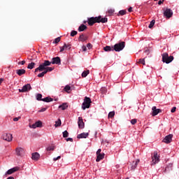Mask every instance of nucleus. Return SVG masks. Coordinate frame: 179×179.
<instances>
[{"mask_svg":"<svg viewBox=\"0 0 179 179\" xmlns=\"http://www.w3.org/2000/svg\"><path fill=\"white\" fill-rule=\"evenodd\" d=\"M16 73L18 75V76H22V75H24V73H26V70L24 69H17L16 70Z\"/></svg>","mask_w":179,"mask_h":179,"instance_id":"4be33fe9","label":"nucleus"},{"mask_svg":"<svg viewBox=\"0 0 179 179\" xmlns=\"http://www.w3.org/2000/svg\"><path fill=\"white\" fill-rule=\"evenodd\" d=\"M100 154H101V149H99L97 151H96V156L98 155H100Z\"/></svg>","mask_w":179,"mask_h":179,"instance_id":"864d4df0","label":"nucleus"},{"mask_svg":"<svg viewBox=\"0 0 179 179\" xmlns=\"http://www.w3.org/2000/svg\"><path fill=\"white\" fill-rule=\"evenodd\" d=\"M96 156V162H100V160H103V159H104V153L98 154Z\"/></svg>","mask_w":179,"mask_h":179,"instance_id":"393cba45","label":"nucleus"},{"mask_svg":"<svg viewBox=\"0 0 179 179\" xmlns=\"http://www.w3.org/2000/svg\"><path fill=\"white\" fill-rule=\"evenodd\" d=\"M171 141H173V134H169L163 139L164 143H171Z\"/></svg>","mask_w":179,"mask_h":179,"instance_id":"ddd939ff","label":"nucleus"},{"mask_svg":"<svg viewBox=\"0 0 179 179\" xmlns=\"http://www.w3.org/2000/svg\"><path fill=\"white\" fill-rule=\"evenodd\" d=\"M46 150H48V152H50V150H54V146H49L46 148Z\"/></svg>","mask_w":179,"mask_h":179,"instance_id":"37998d69","label":"nucleus"},{"mask_svg":"<svg viewBox=\"0 0 179 179\" xmlns=\"http://www.w3.org/2000/svg\"><path fill=\"white\" fill-rule=\"evenodd\" d=\"M36 97V100H38V101H43V99H42L43 94H37Z\"/></svg>","mask_w":179,"mask_h":179,"instance_id":"c85d7f7f","label":"nucleus"},{"mask_svg":"<svg viewBox=\"0 0 179 179\" xmlns=\"http://www.w3.org/2000/svg\"><path fill=\"white\" fill-rule=\"evenodd\" d=\"M78 40L81 41L82 43L86 41L87 40V36H85L84 34L80 35Z\"/></svg>","mask_w":179,"mask_h":179,"instance_id":"b1692460","label":"nucleus"},{"mask_svg":"<svg viewBox=\"0 0 179 179\" xmlns=\"http://www.w3.org/2000/svg\"><path fill=\"white\" fill-rule=\"evenodd\" d=\"M119 15H120L121 16H124V15H127V10H120Z\"/></svg>","mask_w":179,"mask_h":179,"instance_id":"f704fd0d","label":"nucleus"},{"mask_svg":"<svg viewBox=\"0 0 179 179\" xmlns=\"http://www.w3.org/2000/svg\"><path fill=\"white\" fill-rule=\"evenodd\" d=\"M31 90V85L30 84H27L22 87V89H19L20 93H26V92H29Z\"/></svg>","mask_w":179,"mask_h":179,"instance_id":"423d86ee","label":"nucleus"},{"mask_svg":"<svg viewBox=\"0 0 179 179\" xmlns=\"http://www.w3.org/2000/svg\"><path fill=\"white\" fill-rule=\"evenodd\" d=\"M163 2H164V0H159V1H158V5H162V3H163Z\"/></svg>","mask_w":179,"mask_h":179,"instance_id":"6e6d98bb","label":"nucleus"},{"mask_svg":"<svg viewBox=\"0 0 179 179\" xmlns=\"http://www.w3.org/2000/svg\"><path fill=\"white\" fill-rule=\"evenodd\" d=\"M2 138L4 141H7V142H11L12 139H13L12 134L8 133L3 134Z\"/></svg>","mask_w":179,"mask_h":179,"instance_id":"0eeeda50","label":"nucleus"},{"mask_svg":"<svg viewBox=\"0 0 179 179\" xmlns=\"http://www.w3.org/2000/svg\"><path fill=\"white\" fill-rule=\"evenodd\" d=\"M44 75H45V74H44L43 72L40 73L38 75V78H43V77L44 76Z\"/></svg>","mask_w":179,"mask_h":179,"instance_id":"8fccbe9b","label":"nucleus"},{"mask_svg":"<svg viewBox=\"0 0 179 179\" xmlns=\"http://www.w3.org/2000/svg\"><path fill=\"white\" fill-rule=\"evenodd\" d=\"M24 64H26V61L24 60L18 62V65H24Z\"/></svg>","mask_w":179,"mask_h":179,"instance_id":"09e8293b","label":"nucleus"},{"mask_svg":"<svg viewBox=\"0 0 179 179\" xmlns=\"http://www.w3.org/2000/svg\"><path fill=\"white\" fill-rule=\"evenodd\" d=\"M76 34H78V31H71V37H75V36H76Z\"/></svg>","mask_w":179,"mask_h":179,"instance_id":"58836bf2","label":"nucleus"},{"mask_svg":"<svg viewBox=\"0 0 179 179\" xmlns=\"http://www.w3.org/2000/svg\"><path fill=\"white\" fill-rule=\"evenodd\" d=\"M101 92L104 94V93H107V88L106 87H101Z\"/></svg>","mask_w":179,"mask_h":179,"instance_id":"ea45409f","label":"nucleus"},{"mask_svg":"<svg viewBox=\"0 0 179 179\" xmlns=\"http://www.w3.org/2000/svg\"><path fill=\"white\" fill-rule=\"evenodd\" d=\"M176 110H177V108L176 106L173 107L171 110V113H176Z\"/></svg>","mask_w":179,"mask_h":179,"instance_id":"de8ad7c7","label":"nucleus"},{"mask_svg":"<svg viewBox=\"0 0 179 179\" xmlns=\"http://www.w3.org/2000/svg\"><path fill=\"white\" fill-rule=\"evenodd\" d=\"M46 69L48 70V72H52V71H54V68L52 67L46 66Z\"/></svg>","mask_w":179,"mask_h":179,"instance_id":"79ce46f5","label":"nucleus"},{"mask_svg":"<svg viewBox=\"0 0 179 179\" xmlns=\"http://www.w3.org/2000/svg\"><path fill=\"white\" fill-rule=\"evenodd\" d=\"M137 121L138 120L136 119H133V120H131V124L132 125H135V124H136Z\"/></svg>","mask_w":179,"mask_h":179,"instance_id":"c03bdc74","label":"nucleus"},{"mask_svg":"<svg viewBox=\"0 0 179 179\" xmlns=\"http://www.w3.org/2000/svg\"><path fill=\"white\" fill-rule=\"evenodd\" d=\"M155 23H156V20H152L150 22V24H149V26H148L149 29H152V28L155 26Z\"/></svg>","mask_w":179,"mask_h":179,"instance_id":"2f4dec72","label":"nucleus"},{"mask_svg":"<svg viewBox=\"0 0 179 179\" xmlns=\"http://www.w3.org/2000/svg\"><path fill=\"white\" fill-rule=\"evenodd\" d=\"M59 41H61V37H57L55 39V41L53 43H55V44H58Z\"/></svg>","mask_w":179,"mask_h":179,"instance_id":"4c0bfd02","label":"nucleus"},{"mask_svg":"<svg viewBox=\"0 0 179 179\" xmlns=\"http://www.w3.org/2000/svg\"><path fill=\"white\" fill-rule=\"evenodd\" d=\"M50 65H51V62L45 60L43 63L41 64L39 66L35 69V73L37 72H43L44 75H45L48 72L47 66H50Z\"/></svg>","mask_w":179,"mask_h":179,"instance_id":"f257e3e1","label":"nucleus"},{"mask_svg":"<svg viewBox=\"0 0 179 179\" xmlns=\"http://www.w3.org/2000/svg\"><path fill=\"white\" fill-rule=\"evenodd\" d=\"M16 171H19V167L16 166L13 169H9L6 174L10 176V174H13V173H16Z\"/></svg>","mask_w":179,"mask_h":179,"instance_id":"2eb2a0df","label":"nucleus"},{"mask_svg":"<svg viewBox=\"0 0 179 179\" xmlns=\"http://www.w3.org/2000/svg\"><path fill=\"white\" fill-rule=\"evenodd\" d=\"M78 125L80 129L85 128V122H83V118L82 117H78Z\"/></svg>","mask_w":179,"mask_h":179,"instance_id":"f8f14e48","label":"nucleus"},{"mask_svg":"<svg viewBox=\"0 0 179 179\" xmlns=\"http://www.w3.org/2000/svg\"><path fill=\"white\" fill-rule=\"evenodd\" d=\"M162 62H164L165 64H170V62H173V60L174 59L173 56H169V53L164 52L162 54Z\"/></svg>","mask_w":179,"mask_h":179,"instance_id":"7ed1b4c3","label":"nucleus"},{"mask_svg":"<svg viewBox=\"0 0 179 179\" xmlns=\"http://www.w3.org/2000/svg\"><path fill=\"white\" fill-rule=\"evenodd\" d=\"M90 71L89 70H87V71H84L83 73H82V77L83 78H86V76H87V74L90 73Z\"/></svg>","mask_w":179,"mask_h":179,"instance_id":"473e14b6","label":"nucleus"},{"mask_svg":"<svg viewBox=\"0 0 179 179\" xmlns=\"http://www.w3.org/2000/svg\"><path fill=\"white\" fill-rule=\"evenodd\" d=\"M35 66H36V63L31 62L28 64L27 68H28V69H33V68H34Z\"/></svg>","mask_w":179,"mask_h":179,"instance_id":"7c9ffc66","label":"nucleus"},{"mask_svg":"<svg viewBox=\"0 0 179 179\" xmlns=\"http://www.w3.org/2000/svg\"><path fill=\"white\" fill-rule=\"evenodd\" d=\"M89 136V133H81L77 136L78 139H82L87 138Z\"/></svg>","mask_w":179,"mask_h":179,"instance_id":"a211bd4d","label":"nucleus"},{"mask_svg":"<svg viewBox=\"0 0 179 179\" xmlns=\"http://www.w3.org/2000/svg\"><path fill=\"white\" fill-rule=\"evenodd\" d=\"M154 1H157V0H154Z\"/></svg>","mask_w":179,"mask_h":179,"instance_id":"e2e57ef3","label":"nucleus"},{"mask_svg":"<svg viewBox=\"0 0 179 179\" xmlns=\"http://www.w3.org/2000/svg\"><path fill=\"white\" fill-rule=\"evenodd\" d=\"M2 82H3V78H0V85L2 84Z\"/></svg>","mask_w":179,"mask_h":179,"instance_id":"052dcab7","label":"nucleus"},{"mask_svg":"<svg viewBox=\"0 0 179 179\" xmlns=\"http://www.w3.org/2000/svg\"><path fill=\"white\" fill-rule=\"evenodd\" d=\"M17 156H23L24 155V149L22 148H18L16 149Z\"/></svg>","mask_w":179,"mask_h":179,"instance_id":"dca6fc26","label":"nucleus"},{"mask_svg":"<svg viewBox=\"0 0 179 179\" xmlns=\"http://www.w3.org/2000/svg\"><path fill=\"white\" fill-rule=\"evenodd\" d=\"M96 19H98L97 23H107V22H108L107 17H102L101 15L96 17Z\"/></svg>","mask_w":179,"mask_h":179,"instance_id":"4468645a","label":"nucleus"},{"mask_svg":"<svg viewBox=\"0 0 179 179\" xmlns=\"http://www.w3.org/2000/svg\"><path fill=\"white\" fill-rule=\"evenodd\" d=\"M87 48H89V50H90V48H92V45H91V43H87Z\"/></svg>","mask_w":179,"mask_h":179,"instance_id":"5fc2aeb1","label":"nucleus"},{"mask_svg":"<svg viewBox=\"0 0 179 179\" xmlns=\"http://www.w3.org/2000/svg\"><path fill=\"white\" fill-rule=\"evenodd\" d=\"M68 136H69V133L66 130L63 132V138H68Z\"/></svg>","mask_w":179,"mask_h":179,"instance_id":"e433bc0d","label":"nucleus"},{"mask_svg":"<svg viewBox=\"0 0 179 179\" xmlns=\"http://www.w3.org/2000/svg\"><path fill=\"white\" fill-rule=\"evenodd\" d=\"M42 101H45V103H50V101H54V99L50 96H47L45 99H43Z\"/></svg>","mask_w":179,"mask_h":179,"instance_id":"a878e982","label":"nucleus"},{"mask_svg":"<svg viewBox=\"0 0 179 179\" xmlns=\"http://www.w3.org/2000/svg\"><path fill=\"white\" fill-rule=\"evenodd\" d=\"M128 12H132V7L129 8Z\"/></svg>","mask_w":179,"mask_h":179,"instance_id":"bf43d9fd","label":"nucleus"},{"mask_svg":"<svg viewBox=\"0 0 179 179\" xmlns=\"http://www.w3.org/2000/svg\"><path fill=\"white\" fill-rule=\"evenodd\" d=\"M139 162V159H137L136 162L134 161L130 166L131 170H135L136 167H138Z\"/></svg>","mask_w":179,"mask_h":179,"instance_id":"6ab92c4d","label":"nucleus"},{"mask_svg":"<svg viewBox=\"0 0 179 179\" xmlns=\"http://www.w3.org/2000/svg\"><path fill=\"white\" fill-rule=\"evenodd\" d=\"M66 50H69V47H66Z\"/></svg>","mask_w":179,"mask_h":179,"instance_id":"680f3d73","label":"nucleus"},{"mask_svg":"<svg viewBox=\"0 0 179 179\" xmlns=\"http://www.w3.org/2000/svg\"><path fill=\"white\" fill-rule=\"evenodd\" d=\"M152 117H155V115H157L159 113H162V110L160 109H157L156 106H153L152 108Z\"/></svg>","mask_w":179,"mask_h":179,"instance_id":"f3484780","label":"nucleus"},{"mask_svg":"<svg viewBox=\"0 0 179 179\" xmlns=\"http://www.w3.org/2000/svg\"><path fill=\"white\" fill-rule=\"evenodd\" d=\"M43 127L42 121H37L36 123L29 126V128H32L33 129H36V128H41Z\"/></svg>","mask_w":179,"mask_h":179,"instance_id":"1a4fd4ad","label":"nucleus"},{"mask_svg":"<svg viewBox=\"0 0 179 179\" xmlns=\"http://www.w3.org/2000/svg\"><path fill=\"white\" fill-rule=\"evenodd\" d=\"M66 142H73V138H68L66 139Z\"/></svg>","mask_w":179,"mask_h":179,"instance_id":"3c124183","label":"nucleus"},{"mask_svg":"<svg viewBox=\"0 0 179 179\" xmlns=\"http://www.w3.org/2000/svg\"><path fill=\"white\" fill-rule=\"evenodd\" d=\"M59 108H61V110H66L68 108V103H64L63 104L59 106Z\"/></svg>","mask_w":179,"mask_h":179,"instance_id":"bb28decb","label":"nucleus"},{"mask_svg":"<svg viewBox=\"0 0 179 179\" xmlns=\"http://www.w3.org/2000/svg\"><path fill=\"white\" fill-rule=\"evenodd\" d=\"M103 50L106 52H110V51H114V46H106L103 48Z\"/></svg>","mask_w":179,"mask_h":179,"instance_id":"5701e85b","label":"nucleus"},{"mask_svg":"<svg viewBox=\"0 0 179 179\" xmlns=\"http://www.w3.org/2000/svg\"><path fill=\"white\" fill-rule=\"evenodd\" d=\"M55 127L56 128L58 127H61V119H59L57 121H56Z\"/></svg>","mask_w":179,"mask_h":179,"instance_id":"72a5a7b5","label":"nucleus"},{"mask_svg":"<svg viewBox=\"0 0 179 179\" xmlns=\"http://www.w3.org/2000/svg\"><path fill=\"white\" fill-rule=\"evenodd\" d=\"M51 64H56V65H61V58L59 57H53L52 59Z\"/></svg>","mask_w":179,"mask_h":179,"instance_id":"9b49d317","label":"nucleus"},{"mask_svg":"<svg viewBox=\"0 0 179 179\" xmlns=\"http://www.w3.org/2000/svg\"><path fill=\"white\" fill-rule=\"evenodd\" d=\"M97 22H99L97 17H92L88 18L89 26H93V24H94V23H97Z\"/></svg>","mask_w":179,"mask_h":179,"instance_id":"9d476101","label":"nucleus"},{"mask_svg":"<svg viewBox=\"0 0 179 179\" xmlns=\"http://www.w3.org/2000/svg\"><path fill=\"white\" fill-rule=\"evenodd\" d=\"M151 166H156L160 162V155H158L157 151H155L151 156Z\"/></svg>","mask_w":179,"mask_h":179,"instance_id":"f03ea898","label":"nucleus"},{"mask_svg":"<svg viewBox=\"0 0 179 179\" xmlns=\"http://www.w3.org/2000/svg\"><path fill=\"white\" fill-rule=\"evenodd\" d=\"M90 104H92V99L90 97L85 96L84 101L82 104L83 110H86V108H90Z\"/></svg>","mask_w":179,"mask_h":179,"instance_id":"39448f33","label":"nucleus"},{"mask_svg":"<svg viewBox=\"0 0 179 179\" xmlns=\"http://www.w3.org/2000/svg\"><path fill=\"white\" fill-rule=\"evenodd\" d=\"M18 120H20V117H15V118L13 119V121L16 122V121H17Z\"/></svg>","mask_w":179,"mask_h":179,"instance_id":"13d9d810","label":"nucleus"},{"mask_svg":"<svg viewBox=\"0 0 179 179\" xmlns=\"http://www.w3.org/2000/svg\"><path fill=\"white\" fill-rule=\"evenodd\" d=\"M138 64H141L142 65H145V59H139Z\"/></svg>","mask_w":179,"mask_h":179,"instance_id":"a19ab883","label":"nucleus"},{"mask_svg":"<svg viewBox=\"0 0 179 179\" xmlns=\"http://www.w3.org/2000/svg\"><path fill=\"white\" fill-rule=\"evenodd\" d=\"M82 50H83V51H86L87 50V48H86V46L83 45L82 47Z\"/></svg>","mask_w":179,"mask_h":179,"instance_id":"4d7b16f0","label":"nucleus"},{"mask_svg":"<svg viewBox=\"0 0 179 179\" xmlns=\"http://www.w3.org/2000/svg\"><path fill=\"white\" fill-rule=\"evenodd\" d=\"M115 10L113 9H110L108 10V13H109V15H113V13H114Z\"/></svg>","mask_w":179,"mask_h":179,"instance_id":"49530a36","label":"nucleus"},{"mask_svg":"<svg viewBox=\"0 0 179 179\" xmlns=\"http://www.w3.org/2000/svg\"><path fill=\"white\" fill-rule=\"evenodd\" d=\"M64 90L66 93H71V86L66 85Z\"/></svg>","mask_w":179,"mask_h":179,"instance_id":"c756f323","label":"nucleus"},{"mask_svg":"<svg viewBox=\"0 0 179 179\" xmlns=\"http://www.w3.org/2000/svg\"><path fill=\"white\" fill-rule=\"evenodd\" d=\"M86 29H87V27H86V25H85V24H81V25L78 27V31H85V30H86Z\"/></svg>","mask_w":179,"mask_h":179,"instance_id":"cd10ccee","label":"nucleus"},{"mask_svg":"<svg viewBox=\"0 0 179 179\" xmlns=\"http://www.w3.org/2000/svg\"><path fill=\"white\" fill-rule=\"evenodd\" d=\"M66 47H69V50H71V44H66V43H64L63 47L61 46L59 48H60V52H62L64 51V50H66Z\"/></svg>","mask_w":179,"mask_h":179,"instance_id":"412c9836","label":"nucleus"},{"mask_svg":"<svg viewBox=\"0 0 179 179\" xmlns=\"http://www.w3.org/2000/svg\"><path fill=\"white\" fill-rule=\"evenodd\" d=\"M44 111H47V108H43L40 110H38V113H44Z\"/></svg>","mask_w":179,"mask_h":179,"instance_id":"a18cd8bd","label":"nucleus"},{"mask_svg":"<svg viewBox=\"0 0 179 179\" xmlns=\"http://www.w3.org/2000/svg\"><path fill=\"white\" fill-rule=\"evenodd\" d=\"M125 48V42L122 41L119 42L114 45L113 50L116 51V52H120V51H122Z\"/></svg>","mask_w":179,"mask_h":179,"instance_id":"20e7f679","label":"nucleus"},{"mask_svg":"<svg viewBox=\"0 0 179 179\" xmlns=\"http://www.w3.org/2000/svg\"><path fill=\"white\" fill-rule=\"evenodd\" d=\"M114 115H115V113L114 111H112L108 113V118H113Z\"/></svg>","mask_w":179,"mask_h":179,"instance_id":"c9c22d12","label":"nucleus"},{"mask_svg":"<svg viewBox=\"0 0 179 179\" xmlns=\"http://www.w3.org/2000/svg\"><path fill=\"white\" fill-rule=\"evenodd\" d=\"M59 159H61V156H58L57 157H54L53 161L57 162V160H59Z\"/></svg>","mask_w":179,"mask_h":179,"instance_id":"603ef678","label":"nucleus"},{"mask_svg":"<svg viewBox=\"0 0 179 179\" xmlns=\"http://www.w3.org/2000/svg\"><path fill=\"white\" fill-rule=\"evenodd\" d=\"M32 160H38L40 159V154L38 152H34L32 153V157H31Z\"/></svg>","mask_w":179,"mask_h":179,"instance_id":"aec40b11","label":"nucleus"},{"mask_svg":"<svg viewBox=\"0 0 179 179\" xmlns=\"http://www.w3.org/2000/svg\"><path fill=\"white\" fill-rule=\"evenodd\" d=\"M164 16L168 19H170V17L173 16V10L170 8H166L164 12Z\"/></svg>","mask_w":179,"mask_h":179,"instance_id":"6e6552de","label":"nucleus"}]
</instances>
